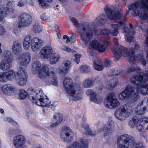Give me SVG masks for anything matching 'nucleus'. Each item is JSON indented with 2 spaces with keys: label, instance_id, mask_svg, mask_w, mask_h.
I'll return each mask as SVG.
<instances>
[{
  "label": "nucleus",
  "instance_id": "nucleus-1",
  "mask_svg": "<svg viewBox=\"0 0 148 148\" xmlns=\"http://www.w3.org/2000/svg\"><path fill=\"white\" fill-rule=\"evenodd\" d=\"M148 80V71L145 73H142L139 75H134L130 78L131 83L133 85H128L124 90L119 93V98L121 100H127L131 103L135 102L139 97L138 92L143 95L148 94V84L139 85Z\"/></svg>",
  "mask_w": 148,
  "mask_h": 148
},
{
  "label": "nucleus",
  "instance_id": "nucleus-2",
  "mask_svg": "<svg viewBox=\"0 0 148 148\" xmlns=\"http://www.w3.org/2000/svg\"><path fill=\"white\" fill-rule=\"evenodd\" d=\"M106 22L105 16L102 15L97 17L93 23H90L88 25H84L83 23L79 25L77 27V31L80 35V39L84 42L85 46L91 40L94 33L96 35L110 34V30L107 29L96 30L95 28L98 26L103 25Z\"/></svg>",
  "mask_w": 148,
  "mask_h": 148
},
{
  "label": "nucleus",
  "instance_id": "nucleus-3",
  "mask_svg": "<svg viewBox=\"0 0 148 148\" xmlns=\"http://www.w3.org/2000/svg\"><path fill=\"white\" fill-rule=\"evenodd\" d=\"M119 8H111L109 7H106L105 8V12L107 17L110 19L116 20H122L119 21L118 24L111 25L112 28L110 30V34L113 36H116L118 33L119 29H124L125 33H127L129 31L128 28H126L125 25V24L124 18V16L119 12L121 10V7Z\"/></svg>",
  "mask_w": 148,
  "mask_h": 148
},
{
  "label": "nucleus",
  "instance_id": "nucleus-4",
  "mask_svg": "<svg viewBox=\"0 0 148 148\" xmlns=\"http://www.w3.org/2000/svg\"><path fill=\"white\" fill-rule=\"evenodd\" d=\"M32 72L34 74L39 73V77L46 83H50L52 85L56 86L58 83L57 78L54 72L51 71L49 73V67L47 65L41 66L38 61L34 62L32 64Z\"/></svg>",
  "mask_w": 148,
  "mask_h": 148
},
{
  "label": "nucleus",
  "instance_id": "nucleus-5",
  "mask_svg": "<svg viewBox=\"0 0 148 148\" xmlns=\"http://www.w3.org/2000/svg\"><path fill=\"white\" fill-rule=\"evenodd\" d=\"M63 85L66 93L73 100H79L82 98V89L79 84H74L71 78H67L64 80Z\"/></svg>",
  "mask_w": 148,
  "mask_h": 148
},
{
  "label": "nucleus",
  "instance_id": "nucleus-6",
  "mask_svg": "<svg viewBox=\"0 0 148 148\" xmlns=\"http://www.w3.org/2000/svg\"><path fill=\"white\" fill-rule=\"evenodd\" d=\"M117 148H145L141 142L136 143L134 137L127 134H122L119 137L117 140Z\"/></svg>",
  "mask_w": 148,
  "mask_h": 148
},
{
  "label": "nucleus",
  "instance_id": "nucleus-7",
  "mask_svg": "<svg viewBox=\"0 0 148 148\" xmlns=\"http://www.w3.org/2000/svg\"><path fill=\"white\" fill-rule=\"evenodd\" d=\"M31 94L32 95L31 101L34 103L42 107H49L50 106L55 107L56 106V102L51 103L46 96L43 93L41 89L34 90L32 89Z\"/></svg>",
  "mask_w": 148,
  "mask_h": 148
},
{
  "label": "nucleus",
  "instance_id": "nucleus-8",
  "mask_svg": "<svg viewBox=\"0 0 148 148\" xmlns=\"http://www.w3.org/2000/svg\"><path fill=\"white\" fill-rule=\"evenodd\" d=\"M120 52L119 54H116L115 56L117 58H121L122 56L129 58V61L130 63L132 62L133 60H138L143 66H145L147 64V61L144 57L139 55L138 56H135L134 51L132 49L128 50L126 47H121L119 50Z\"/></svg>",
  "mask_w": 148,
  "mask_h": 148
},
{
  "label": "nucleus",
  "instance_id": "nucleus-9",
  "mask_svg": "<svg viewBox=\"0 0 148 148\" xmlns=\"http://www.w3.org/2000/svg\"><path fill=\"white\" fill-rule=\"evenodd\" d=\"M23 47L26 50L29 49L31 46L32 51L37 52L43 46L42 40L37 37L31 39L30 36H27L24 38L23 41Z\"/></svg>",
  "mask_w": 148,
  "mask_h": 148
},
{
  "label": "nucleus",
  "instance_id": "nucleus-10",
  "mask_svg": "<svg viewBox=\"0 0 148 148\" xmlns=\"http://www.w3.org/2000/svg\"><path fill=\"white\" fill-rule=\"evenodd\" d=\"M133 111L129 106L125 104L115 110L114 115L118 119L124 121L132 114Z\"/></svg>",
  "mask_w": 148,
  "mask_h": 148
},
{
  "label": "nucleus",
  "instance_id": "nucleus-11",
  "mask_svg": "<svg viewBox=\"0 0 148 148\" xmlns=\"http://www.w3.org/2000/svg\"><path fill=\"white\" fill-rule=\"evenodd\" d=\"M60 139L66 143H69L74 138V133L71 128L67 126L63 127L60 132Z\"/></svg>",
  "mask_w": 148,
  "mask_h": 148
},
{
  "label": "nucleus",
  "instance_id": "nucleus-12",
  "mask_svg": "<svg viewBox=\"0 0 148 148\" xmlns=\"http://www.w3.org/2000/svg\"><path fill=\"white\" fill-rule=\"evenodd\" d=\"M18 78L16 79V83L19 86L25 85L27 82V74L24 67H19L16 73Z\"/></svg>",
  "mask_w": 148,
  "mask_h": 148
},
{
  "label": "nucleus",
  "instance_id": "nucleus-13",
  "mask_svg": "<svg viewBox=\"0 0 148 148\" xmlns=\"http://www.w3.org/2000/svg\"><path fill=\"white\" fill-rule=\"evenodd\" d=\"M18 21V27H27L32 23V18L29 14L23 13L19 16Z\"/></svg>",
  "mask_w": 148,
  "mask_h": 148
},
{
  "label": "nucleus",
  "instance_id": "nucleus-14",
  "mask_svg": "<svg viewBox=\"0 0 148 148\" xmlns=\"http://www.w3.org/2000/svg\"><path fill=\"white\" fill-rule=\"evenodd\" d=\"M31 59L30 54L26 52L21 54L17 59L19 67L27 66L30 63Z\"/></svg>",
  "mask_w": 148,
  "mask_h": 148
},
{
  "label": "nucleus",
  "instance_id": "nucleus-15",
  "mask_svg": "<svg viewBox=\"0 0 148 148\" xmlns=\"http://www.w3.org/2000/svg\"><path fill=\"white\" fill-rule=\"evenodd\" d=\"M114 94L111 93L108 95L107 97L106 103L107 107L110 109L114 108L120 105V103L117 100L114 98Z\"/></svg>",
  "mask_w": 148,
  "mask_h": 148
},
{
  "label": "nucleus",
  "instance_id": "nucleus-16",
  "mask_svg": "<svg viewBox=\"0 0 148 148\" xmlns=\"http://www.w3.org/2000/svg\"><path fill=\"white\" fill-rule=\"evenodd\" d=\"M148 104V98H145L137 105L135 110L136 114L138 115L144 114L147 111Z\"/></svg>",
  "mask_w": 148,
  "mask_h": 148
},
{
  "label": "nucleus",
  "instance_id": "nucleus-17",
  "mask_svg": "<svg viewBox=\"0 0 148 148\" xmlns=\"http://www.w3.org/2000/svg\"><path fill=\"white\" fill-rule=\"evenodd\" d=\"M26 142L25 137L22 135H18L13 138V144L16 148H23Z\"/></svg>",
  "mask_w": 148,
  "mask_h": 148
},
{
  "label": "nucleus",
  "instance_id": "nucleus-18",
  "mask_svg": "<svg viewBox=\"0 0 148 148\" xmlns=\"http://www.w3.org/2000/svg\"><path fill=\"white\" fill-rule=\"evenodd\" d=\"M138 124L137 126V129L138 131L145 132L148 130V118L144 117L138 119Z\"/></svg>",
  "mask_w": 148,
  "mask_h": 148
},
{
  "label": "nucleus",
  "instance_id": "nucleus-19",
  "mask_svg": "<svg viewBox=\"0 0 148 148\" xmlns=\"http://www.w3.org/2000/svg\"><path fill=\"white\" fill-rule=\"evenodd\" d=\"M53 50L52 48L49 46L43 47L40 51V55L41 58L47 59L52 55Z\"/></svg>",
  "mask_w": 148,
  "mask_h": 148
},
{
  "label": "nucleus",
  "instance_id": "nucleus-20",
  "mask_svg": "<svg viewBox=\"0 0 148 148\" xmlns=\"http://www.w3.org/2000/svg\"><path fill=\"white\" fill-rule=\"evenodd\" d=\"M16 87L11 84H6L3 85L1 88L3 92L8 95L13 94L16 91Z\"/></svg>",
  "mask_w": 148,
  "mask_h": 148
},
{
  "label": "nucleus",
  "instance_id": "nucleus-21",
  "mask_svg": "<svg viewBox=\"0 0 148 148\" xmlns=\"http://www.w3.org/2000/svg\"><path fill=\"white\" fill-rule=\"evenodd\" d=\"M114 122L113 121H109L108 123L103 128H101L99 132L103 131L104 136H107L112 133L114 130V127L112 126Z\"/></svg>",
  "mask_w": 148,
  "mask_h": 148
},
{
  "label": "nucleus",
  "instance_id": "nucleus-22",
  "mask_svg": "<svg viewBox=\"0 0 148 148\" xmlns=\"http://www.w3.org/2000/svg\"><path fill=\"white\" fill-rule=\"evenodd\" d=\"M22 48L21 42L18 40L14 41L13 44L12 50L15 55L19 54L21 51Z\"/></svg>",
  "mask_w": 148,
  "mask_h": 148
},
{
  "label": "nucleus",
  "instance_id": "nucleus-23",
  "mask_svg": "<svg viewBox=\"0 0 148 148\" xmlns=\"http://www.w3.org/2000/svg\"><path fill=\"white\" fill-rule=\"evenodd\" d=\"M12 62L7 60H3L0 63V69L4 71L9 70L11 67Z\"/></svg>",
  "mask_w": 148,
  "mask_h": 148
},
{
  "label": "nucleus",
  "instance_id": "nucleus-24",
  "mask_svg": "<svg viewBox=\"0 0 148 148\" xmlns=\"http://www.w3.org/2000/svg\"><path fill=\"white\" fill-rule=\"evenodd\" d=\"M125 25H126V24ZM125 26H125L126 28H127V27H126ZM129 26L130 29H129V28H128L129 31H128V32L125 33V40L127 42H130L132 40L133 36L134 35L135 32L132 29L133 26L131 23L129 24ZM127 27L129 28L128 27Z\"/></svg>",
  "mask_w": 148,
  "mask_h": 148
},
{
  "label": "nucleus",
  "instance_id": "nucleus-25",
  "mask_svg": "<svg viewBox=\"0 0 148 148\" xmlns=\"http://www.w3.org/2000/svg\"><path fill=\"white\" fill-rule=\"evenodd\" d=\"M94 80L90 78H87L82 82V86L84 88H90L92 87L95 85Z\"/></svg>",
  "mask_w": 148,
  "mask_h": 148
},
{
  "label": "nucleus",
  "instance_id": "nucleus-26",
  "mask_svg": "<svg viewBox=\"0 0 148 148\" xmlns=\"http://www.w3.org/2000/svg\"><path fill=\"white\" fill-rule=\"evenodd\" d=\"M81 126L85 129V133L88 135L94 136L96 135L98 132H92L91 130L89 128V125L87 123L82 124Z\"/></svg>",
  "mask_w": 148,
  "mask_h": 148
},
{
  "label": "nucleus",
  "instance_id": "nucleus-27",
  "mask_svg": "<svg viewBox=\"0 0 148 148\" xmlns=\"http://www.w3.org/2000/svg\"><path fill=\"white\" fill-rule=\"evenodd\" d=\"M101 61L97 59L93 60V66L94 68L98 71H101L103 69V66L102 65Z\"/></svg>",
  "mask_w": 148,
  "mask_h": 148
},
{
  "label": "nucleus",
  "instance_id": "nucleus-28",
  "mask_svg": "<svg viewBox=\"0 0 148 148\" xmlns=\"http://www.w3.org/2000/svg\"><path fill=\"white\" fill-rule=\"evenodd\" d=\"M113 42L114 45L116 46V48L114 50L112 49V53L114 54L115 58L118 60L120 58H116L115 55L116 54H119L120 53V52H119V50L121 48V47H123L122 46H121L120 47H118L119 46V43L118 42V40L117 38H114L113 39Z\"/></svg>",
  "mask_w": 148,
  "mask_h": 148
},
{
  "label": "nucleus",
  "instance_id": "nucleus-29",
  "mask_svg": "<svg viewBox=\"0 0 148 148\" xmlns=\"http://www.w3.org/2000/svg\"><path fill=\"white\" fill-rule=\"evenodd\" d=\"M15 5V2L14 1H9L6 5V8L7 10L10 13H13L15 10L13 8Z\"/></svg>",
  "mask_w": 148,
  "mask_h": 148
},
{
  "label": "nucleus",
  "instance_id": "nucleus-30",
  "mask_svg": "<svg viewBox=\"0 0 148 148\" xmlns=\"http://www.w3.org/2000/svg\"><path fill=\"white\" fill-rule=\"evenodd\" d=\"M5 72L7 76L8 81H12L15 79L16 77V74L14 70H10Z\"/></svg>",
  "mask_w": 148,
  "mask_h": 148
},
{
  "label": "nucleus",
  "instance_id": "nucleus-31",
  "mask_svg": "<svg viewBox=\"0 0 148 148\" xmlns=\"http://www.w3.org/2000/svg\"><path fill=\"white\" fill-rule=\"evenodd\" d=\"M7 12L5 7L4 5H0V21H3V19L7 15Z\"/></svg>",
  "mask_w": 148,
  "mask_h": 148
},
{
  "label": "nucleus",
  "instance_id": "nucleus-32",
  "mask_svg": "<svg viewBox=\"0 0 148 148\" xmlns=\"http://www.w3.org/2000/svg\"><path fill=\"white\" fill-rule=\"evenodd\" d=\"M138 122V118L136 116H134L129 121L128 123V125L132 128L134 127L135 126L137 127V125H139Z\"/></svg>",
  "mask_w": 148,
  "mask_h": 148
},
{
  "label": "nucleus",
  "instance_id": "nucleus-33",
  "mask_svg": "<svg viewBox=\"0 0 148 148\" xmlns=\"http://www.w3.org/2000/svg\"><path fill=\"white\" fill-rule=\"evenodd\" d=\"M90 100L92 102L97 103H99L102 101V97L100 96L97 95L96 93L95 94L94 96L90 97Z\"/></svg>",
  "mask_w": 148,
  "mask_h": 148
},
{
  "label": "nucleus",
  "instance_id": "nucleus-34",
  "mask_svg": "<svg viewBox=\"0 0 148 148\" xmlns=\"http://www.w3.org/2000/svg\"><path fill=\"white\" fill-rule=\"evenodd\" d=\"M107 43L106 42L104 41L103 43H100L96 50L99 52H103L105 51L107 47Z\"/></svg>",
  "mask_w": 148,
  "mask_h": 148
},
{
  "label": "nucleus",
  "instance_id": "nucleus-35",
  "mask_svg": "<svg viewBox=\"0 0 148 148\" xmlns=\"http://www.w3.org/2000/svg\"><path fill=\"white\" fill-rule=\"evenodd\" d=\"M42 27L38 23L34 24L32 28V31L36 33L41 32L42 31Z\"/></svg>",
  "mask_w": 148,
  "mask_h": 148
},
{
  "label": "nucleus",
  "instance_id": "nucleus-36",
  "mask_svg": "<svg viewBox=\"0 0 148 148\" xmlns=\"http://www.w3.org/2000/svg\"><path fill=\"white\" fill-rule=\"evenodd\" d=\"M3 56L5 58L4 60H7L12 62L13 61V57L10 51H5L4 52Z\"/></svg>",
  "mask_w": 148,
  "mask_h": 148
},
{
  "label": "nucleus",
  "instance_id": "nucleus-37",
  "mask_svg": "<svg viewBox=\"0 0 148 148\" xmlns=\"http://www.w3.org/2000/svg\"><path fill=\"white\" fill-rule=\"evenodd\" d=\"M18 94L19 98L21 100L25 99L28 95L27 92L23 89H21L19 90Z\"/></svg>",
  "mask_w": 148,
  "mask_h": 148
},
{
  "label": "nucleus",
  "instance_id": "nucleus-38",
  "mask_svg": "<svg viewBox=\"0 0 148 148\" xmlns=\"http://www.w3.org/2000/svg\"><path fill=\"white\" fill-rule=\"evenodd\" d=\"M63 38L64 40H66V43H68L70 42L71 43H73L76 41V36L74 35H73L71 37V40H70L69 37L66 35L64 36Z\"/></svg>",
  "mask_w": 148,
  "mask_h": 148
},
{
  "label": "nucleus",
  "instance_id": "nucleus-39",
  "mask_svg": "<svg viewBox=\"0 0 148 148\" xmlns=\"http://www.w3.org/2000/svg\"><path fill=\"white\" fill-rule=\"evenodd\" d=\"M50 58V63L51 64H54L58 61L60 57L58 55H56L52 53V55Z\"/></svg>",
  "mask_w": 148,
  "mask_h": 148
},
{
  "label": "nucleus",
  "instance_id": "nucleus-40",
  "mask_svg": "<svg viewBox=\"0 0 148 148\" xmlns=\"http://www.w3.org/2000/svg\"><path fill=\"white\" fill-rule=\"evenodd\" d=\"M79 142L81 144L79 148H88V145L87 139H81L80 140Z\"/></svg>",
  "mask_w": 148,
  "mask_h": 148
},
{
  "label": "nucleus",
  "instance_id": "nucleus-41",
  "mask_svg": "<svg viewBox=\"0 0 148 148\" xmlns=\"http://www.w3.org/2000/svg\"><path fill=\"white\" fill-rule=\"evenodd\" d=\"M79 71L81 73H89L90 71V70L88 65H83L80 66Z\"/></svg>",
  "mask_w": 148,
  "mask_h": 148
},
{
  "label": "nucleus",
  "instance_id": "nucleus-42",
  "mask_svg": "<svg viewBox=\"0 0 148 148\" xmlns=\"http://www.w3.org/2000/svg\"><path fill=\"white\" fill-rule=\"evenodd\" d=\"M40 5H41L42 8H46L48 5V4L47 2H51L52 0H38Z\"/></svg>",
  "mask_w": 148,
  "mask_h": 148
},
{
  "label": "nucleus",
  "instance_id": "nucleus-43",
  "mask_svg": "<svg viewBox=\"0 0 148 148\" xmlns=\"http://www.w3.org/2000/svg\"><path fill=\"white\" fill-rule=\"evenodd\" d=\"M8 81L5 72L0 73V82H1L5 83Z\"/></svg>",
  "mask_w": 148,
  "mask_h": 148
},
{
  "label": "nucleus",
  "instance_id": "nucleus-44",
  "mask_svg": "<svg viewBox=\"0 0 148 148\" xmlns=\"http://www.w3.org/2000/svg\"><path fill=\"white\" fill-rule=\"evenodd\" d=\"M99 43L98 41L93 40L90 43V45L92 48L96 49Z\"/></svg>",
  "mask_w": 148,
  "mask_h": 148
},
{
  "label": "nucleus",
  "instance_id": "nucleus-45",
  "mask_svg": "<svg viewBox=\"0 0 148 148\" xmlns=\"http://www.w3.org/2000/svg\"><path fill=\"white\" fill-rule=\"evenodd\" d=\"M108 85L109 86L108 88L110 89H111L112 88L115 87L117 85V80L116 79L111 80L109 82Z\"/></svg>",
  "mask_w": 148,
  "mask_h": 148
},
{
  "label": "nucleus",
  "instance_id": "nucleus-46",
  "mask_svg": "<svg viewBox=\"0 0 148 148\" xmlns=\"http://www.w3.org/2000/svg\"><path fill=\"white\" fill-rule=\"evenodd\" d=\"M60 48L63 51L68 52L71 53H75V50L72 49L71 48L66 46L62 45L60 47Z\"/></svg>",
  "mask_w": 148,
  "mask_h": 148
},
{
  "label": "nucleus",
  "instance_id": "nucleus-47",
  "mask_svg": "<svg viewBox=\"0 0 148 148\" xmlns=\"http://www.w3.org/2000/svg\"><path fill=\"white\" fill-rule=\"evenodd\" d=\"M54 119L56 121L58 122V121L60 120V123L62 121V115L59 113H56L53 116Z\"/></svg>",
  "mask_w": 148,
  "mask_h": 148
},
{
  "label": "nucleus",
  "instance_id": "nucleus-48",
  "mask_svg": "<svg viewBox=\"0 0 148 148\" xmlns=\"http://www.w3.org/2000/svg\"><path fill=\"white\" fill-rule=\"evenodd\" d=\"M68 71V70L62 66L59 69V73L61 74L65 75L67 73Z\"/></svg>",
  "mask_w": 148,
  "mask_h": 148
},
{
  "label": "nucleus",
  "instance_id": "nucleus-49",
  "mask_svg": "<svg viewBox=\"0 0 148 148\" xmlns=\"http://www.w3.org/2000/svg\"><path fill=\"white\" fill-rule=\"evenodd\" d=\"M16 4L17 6L19 7H22L25 6L27 2V0H19Z\"/></svg>",
  "mask_w": 148,
  "mask_h": 148
},
{
  "label": "nucleus",
  "instance_id": "nucleus-50",
  "mask_svg": "<svg viewBox=\"0 0 148 148\" xmlns=\"http://www.w3.org/2000/svg\"><path fill=\"white\" fill-rule=\"evenodd\" d=\"M86 93L87 95L90 96V97H92V96H94L96 92L93 90L89 89L86 90Z\"/></svg>",
  "mask_w": 148,
  "mask_h": 148
},
{
  "label": "nucleus",
  "instance_id": "nucleus-51",
  "mask_svg": "<svg viewBox=\"0 0 148 148\" xmlns=\"http://www.w3.org/2000/svg\"><path fill=\"white\" fill-rule=\"evenodd\" d=\"M5 121L9 122L16 127H18V123L15 121L13 120L12 119L10 118H6Z\"/></svg>",
  "mask_w": 148,
  "mask_h": 148
},
{
  "label": "nucleus",
  "instance_id": "nucleus-52",
  "mask_svg": "<svg viewBox=\"0 0 148 148\" xmlns=\"http://www.w3.org/2000/svg\"><path fill=\"white\" fill-rule=\"evenodd\" d=\"M79 146V144L77 142L74 141L71 146H67V148H78Z\"/></svg>",
  "mask_w": 148,
  "mask_h": 148
},
{
  "label": "nucleus",
  "instance_id": "nucleus-53",
  "mask_svg": "<svg viewBox=\"0 0 148 148\" xmlns=\"http://www.w3.org/2000/svg\"><path fill=\"white\" fill-rule=\"evenodd\" d=\"M81 57V55L80 54H75V55L74 61L77 64L79 63L80 62V59Z\"/></svg>",
  "mask_w": 148,
  "mask_h": 148
},
{
  "label": "nucleus",
  "instance_id": "nucleus-54",
  "mask_svg": "<svg viewBox=\"0 0 148 148\" xmlns=\"http://www.w3.org/2000/svg\"><path fill=\"white\" fill-rule=\"evenodd\" d=\"M71 62L70 61H66L64 62L63 66L69 70L71 66Z\"/></svg>",
  "mask_w": 148,
  "mask_h": 148
},
{
  "label": "nucleus",
  "instance_id": "nucleus-55",
  "mask_svg": "<svg viewBox=\"0 0 148 148\" xmlns=\"http://www.w3.org/2000/svg\"><path fill=\"white\" fill-rule=\"evenodd\" d=\"M5 32V29L2 25L0 24V35H3Z\"/></svg>",
  "mask_w": 148,
  "mask_h": 148
},
{
  "label": "nucleus",
  "instance_id": "nucleus-56",
  "mask_svg": "<svg viewBox=\"0 0 148 148\" xmlns=\"http://www.w3.org/2000/svg\"><path fill=\"white\" fill-rule=\"evenodd\" d=\"M105 66L106 67H110L111 66V62L109 60H106L105 61Z\"/></svg>",
  "mask_w": 148,
  "mask_h": 148
},
{
  "label": "nucleus",
  "instance_id": "nucleus-57",
  "mask_svg": "<svg viewBox=\"0 0 148 148\" xmlns=\"http://www.w3.org/2000/svg\"><path fill=\"white\" fill-rule=\"evenodd\" d=\"M135 68L134 66H132L130 67L128 70V72L130 73L131 72H133L135 70Z\"/></svg>",
  "mask_w": 148,
  "mask_h": 148
},
{
  "label": "nucleus",
  "instance_id": "nucleus-58",
  "mask_svg": "<svg viewBox=\"0 0 148 148\" xmlns=\"http://www.w3.org/2000/svg\"><path fill=\"white\" fill-rule=\"evenodd\" d=\"M133 49L135 51H137L139 49L140 46L137 43H135L134 45Z\"/></svg>",
  "mask_w": 148,
  "mask_h": 148
},
{
  "label": "nucleus",
  "instance_id": "nucleus-59",
  "mask_svg": "<svg viewBox=\"0 0 148 148\" xmlns=\"http://www.w3.org/2000/svg\"><path fill=\"white\" fill-rule=\"evenodd\" d=\"M60 123V120L58 121V122H56L55 123L51 124L50 125V127L52 128L54 127H56V126H57Z\"/></svg>",
  "mask_w": 148,
  "mask_h": 148
},
{
  "label": "nucleus",
  "instance_id": "nucleus-60",
  "mask_svg": "<svg viewBox=\"0 0 148 148\" xmlns=\"http://www.w3.org/2000/svg\"><path fill=\"white\" fill-rule=\"evenodd\" d=\"M40 18L42 20H47L49 19V18L47 16L43 14L40 16Z\"/></svg>",
  "mask_w": 148,
  "mask_h": 148
},
{
  "label": "nucleus",
  "instance_id": "nucleus-61",
  "mask_svg": "<svg viewBox=\"0 0 148 148\" xmlns=\"http://www.w3.org/2000/svg\"><path fill=\"white\" fill-rule=\"evenodd\" d=\"M70 20L73 23L75 24H76L77 23V20L74 17H73L70 18Z\"/></svg>",
  "mask_w": 148,
  "mask_h": 148
},
{
  "label": "nucleus",
  "instance_id": "nucleus-62",
  "mask_svg": "<svg viewBox=\"0 0 148 148\" xmlns=\"http://www.w3.org/2000/svg\"><path fill=\"white\" fill-rule=\"evenodd\" d=\"M145 32L148 35V36L147 37L146 40V45L147 47H148V28L146 30Z\"/></svg>",
  "mask_w": 148,
  "mask_h": 148
},
{
  "label": "nucleus",
  "instance_id": "nucleus-63",
  "mask_svg": "<svg viewBox=\"0 0 148 148\" xmlns=\"http://www.w3.org/2000/svg\"><path fill=\"white\" fill-rule=\"evenodd\" d=\"M55 30L56 33H60V29L59 28L56 29Z\"/></svg>",
  "mask_w": 148,
  "mask_h": 148
},
{
  "label": "nucleus",
  "instance_id": "nucleus-64",
  "mask_svg": "<svg viewBox=\"0 0 148 148\" xmlns=\"http://www.w3.org/2000/svg\"><path fill=\"white\" fill-rule=\"evenodd\" d=\"M32 6H34V2L32 1H31V2L29 3Z\"/></svg>",
  "mask_w": 148,
  "mask_h": 148
}]
</instances>
